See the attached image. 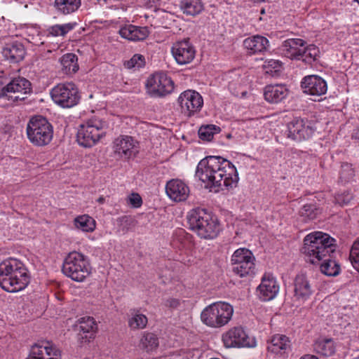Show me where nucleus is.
Masks as SVG:
<instances>
[{
    "label": "nucleus",
    "instance_id": "39448f33",
    "mask_svg": "<svg viewBox=\"0 0 359 359\" xmlns=\"http://www.w3.org/2000/svg\"><path fill=\"white\" fill-rule=\"evenodd\" d=\"M90 261L83 254L74 251L65 257L62 272L68 278L76 282H83L91 273Z\"/></svg>",
    "mask_w": 359,
    "mask_h": 359
},
{
    "label": "nucleus",
    "instance_id": "f03ea898",
    "mask_svg": "<svg viewBox=\"0 0 359 359\" xmlns=\"http://www.w3.org/2000/svg\"><path fill=\"white\" fill-rule=\"evenodd\" d=\"M336 240L323 231H313L303 240L302 253L306 261L313 265L330 257L335 251Z\"/></svg>",
    "mask_w": 359,
    "mask_h": 359
},
{
    "label": "nucleus",
    "instance_id": "f8f14e48",
    "mask_svg": "<svg viewBox=\"0 0 359 359\" xmlns=\"http://www.w3.org/2000/svg\"><path fill=\"white\" fill-rule=\"evenodd\" d=\"M170 53L178 65H186L194 60L196 51L190 41L184 39L172 44Z\"/></svg>",
    "mask_w": 359,
    "mask_h": 359
},
{
    "label": "nucleus",
    "instance_id": "e433bc0d",
    "mask_svg": "<svg viewBox=\"0 0 359 359\" xmlns=\"http://www.w3.org/2000/svg\"><path fill=\"white\" fill-rule=\"evenodd\" d=\"M180 8L184 13L194 16L203 10V4L201 0H181Z\"/></svg>",
    "mask_w": 359,
    "mask_h": 359
},
{
    "label": "nucleus",
    "instance_id": "4468645a",
    "mask_svg": "<svg viewBox=\"0 0 359 359\" xmlns=\"http://www.w3.org/2000/svg\"><path fill=\"white\" fill-rule=\"evenodd\" d=\"M26 359H62L59 348L51 341L43 340L34 344Z\"/></svg>",
    "mask_w": 359,
    "mask_h": 359
},
{
    "label": "nucleus",
    "instance_id": "de8ad7c7",
    "mask_svg": "<svg viewBox=\"0 0 359 359\" xmlns=\"http://www.w3.org/2000/svg\"><path fill=\"white\" fill-rule=\"evenodd\" d=\"M127 203L133 208H140L142 204L141 196L137 193H132L127 198Z\"/></svg>",
    "mask_w": 359,
    "mask_h": 359
},
{
    "label": "nucleus",
    "instance_id": "79ce46f5",
    "mask_svg": "<svg viewBox=\"0 0 359 359\" xmlns=\"http://www.w3.org/2000/svg\"><path fill=\"white\" fill-rule=\"evenodd\" d=\"M319 212V210L315 205L306 204L301 208L299 216L303 222H307L316 218Z\"/></svg>",
    "mask_w": 359,
    "mask_h": 359
},
{
    "label": "nucleus",
    "instance_id": "a18cd8bd",
    "mask_svg": "<svg viewBox=\"0 0 359 359\" xmlns=\"http://www.w3.org/2000/svg\"><path fill=\"white\" fill-rule=\"evenodd\" d=\"M350 260L353 268L359 272V239L352 245L350 251Z\"/></svg>",
    "mask_w": 359,
    "mask_h": 359
},
{
    "label": "nucleus",
    "instance_id": "473e14b6",
    "mask_svg": "<svg viewBox=\"0 0 359 359\" xmlns=\"http://www.w3.org/2000/svg\"><path fill=\"white\" fill-rule=\"evenodd\" d=\"M314 349L318 354L328 357L335 353L336 346L332 339L323 338L316 341Z\"/></svg>",
    "mask_w": 359,
    "mask_h": 359
},
{
    "label": "nucleus",
    "instance_id": "4be33fe9",
    "mask_svg": "<svg viewBox=\"0 0 359 359\" xmlns=\"http://www.w3.org/2000/svg\"><path fill=\"white\" fill-rule=\"evenodd\" d=\"M313 292V287L305 275L299 274L296 276L294 282V297L297 300L304 302Z\"/></svg>",
    "mask_w": 359,
    "mask_h": 359
},
{
    "label": "nucleus",
    "instance_id": "20e7f679",
    "mask_svg": "<svg viewBox=\"0 0 359 359\" xmlns=\"http://www.w3.org/2000/svg\"><path fill=\"white\" fill-rule=\"evenodd\" d=\"M233 307L225 302H216L205 306L201 313V322L211 328H220L232 318Z\"/></svg>",
    "mask_w": 359,
    "mask_h": 359
},
{
    "label": "nucleus",
    "instance_id": "7ed1b4c3",
    "mask_svg": "<svg viewBox=\"0 0 359 359\" xmlns=\"http://www.w3.org/2000/svg\"><path fill=\"white\" fill-rule=\"evenodd\" d=\"M187 217L189 229L199 237L213 239L217 236L220 230L217 219L204 209H193L188 212Z\"/></svg>",
    "mask_w": 359,
    "mask_h": 359
},
{
    "label": "nucleus",
    "instance_id": "3c124183",
    "mask_svg": "<svg viewBox=\"0 0 359 359\" xmlns=\"http://www.w3.org/2000/svg\"><path fill=\"white\" fill-rule=\"evenodd\" d=\"M159 1L160 0H149L148 1V6L151 8H154V11H159V8H158V6H159Z\"/></svg>",
    "mask_w": 359,
    "mask_h": 359
},
{
    "label": "nucleus",
    "instance_id": "2f4dec72",
    "mask_svg": "<svg viewBox=\"0 0 359 359\" xmlns=\"http://www.w3.org/2000/svg\"><path fill=\"white\" fill-rule=\"evenodd\" d=\"M75 229L85 233H91L96 228L95 220L88 215H81L73 221Z\"/></svg>",
    "mask_w": 359,
    "mask_h": 359
},
{
    "label": "nucleus",
    "instance_id": "ddd939ff",
    "mask_svg": "<svg viewBox=\"0 0 359 359\" xmlns=\"http://www.w3.org/2000/svg\"><path fill=\"white\" fill-rule=\"evenodd\" d=\"M177 102L182 112L188 116H191L201 109L203 105V99L196 90H187L180 93Z\"/></svg>",
    "mask_w": 359,
    "mask_h": 359
},
{
    "label": "nucleus",
    "instance_id": "7c9ffc66",
    "mask_svg": "<svg viewBox=\"0 0 359 359\" xmlns=\"http://www.w3.org/2000/svg\"><path fill=\"white\" fill-rule=\"evenodd\" d=\"M148 323L147 317L139 310H130L128 316V325L132 330L144 329Z\"/></svg>",
    "mask_w": 359,
    "mask_h": 359
},
{
    "label": "nucleus",
    "instance_id": "b1692460",
    "mask_svg": "<svg viewBox=\"0 0 359 359\" xmlns=\"http://www.w3.org/2000/svg\"><path fill=\"white\" fill-rule=\"evenodd\" d=\"M304 43L301 39H288L281 45V53L290 59L300 60Z\"/></svg>",
    "mask_w": 359,
    "mask_h": 359
},
{
    "label": "nucleus",
    "instance_id": "9d476101",
    "mask_svg": "<svg viewBox=\"0 0 359 359\" xmlns=\"http://www.w3.org/2000/svg\"><path fill=\"white\" fill-rule=\"evenodd\" d=\"M222 341L226 348H253L257 345L256 339L241 327H234L224 332Z\"/></svg>",
    "mask_w": 359,
    "mask_h": 359
},
{
    "label": "nucleus",
    "instance_id": "cd10ccee",
    "mask_svg": "<svg viewBox=\"0 0 359 359\" xmlns=\"http://www.w3.org/2000/svg\"><path fill=\"white\" fill-rule=\"evenodd\" d=\"M265 100L271 103H278L283 100L288 95V89L285 85H269L264 90Z\"/></svg>",
    "mask_w": 359,
    "mask_h": 359
},
{
    "label": "nucleus",
    "instance_id": "aec40b11",
    "mask_svg": "<svg viewBox=\"0 0 359 359\" xmlns=\"http://www.w3.org/2000/svg\"><path fill=\"white\" fill-rule=\"evenodd\" d=\"M30 276L27 268L20 271L12 278L1 280V288L8 292H17L24 290L29 284Z\"/></svg>",
    "mask_w": 359,
    "mask_h": 359
},
{
    "label": "nucleus",
    "instance_id": "72a5a7b5",
    "mask_svg": "<svg viewBox=\"0 0 359 359\" xmlns=\"http://www.w3.org/2000/svg\"><path fill=\"white\" fill-rule=\"evenodd\" d=\"M20 34L29 43L34 45L42 43L40 38V28L36 25H23L20 29Z\"/></svg>",
    "mask_w": 359,
    "mask_h": 359
},
{
    "label": "nucleus",
    "instance_id": "f3484780",
    "mask_svg": "<svg viewBox=\"0 0 359 359\" xmlns=\"http://www.w3.org/2000/svg\"><path fill=\"white\" fill-rule=\"evenodd\" d=\"M279 289V284L276 277L271 273H265L257 287V296L262 301H270L277 296Z\"/></svg>",
    "mask_w": 359,
    "mask_h": 359
},
{
    "label": "nucleus",
    "instance_id": "9b49d317",
    "mask_svg": "<svg viewBox=\"0 0 359 359\" xmlns=\"http://www.w3.org/2000/svg\"><path fill=\"white\" fill-rule=\"evenodd\" d=\"M174 82L164 72H156L149 76L146 82V89L152 97H163L174 90Z\"/></svg>",
    "mask_w": 359,
    "mask_h": 359
},
{
    "label": "nucleus",
    "instance_id": "09e8293b",
    "mask_svg": "<svg viewBox=\"0 0 359 359\" xmlns=\"http://www.w3.org/2000/svg\"><path fill=\"white\" fill-rule=\"evenodd\" d=\"M6 79L0 76V97L6 95Z\"/></svg>",
    "mask_w": 359,
    "mask_h": 359
},
{
    "label": "nucleus",
    "instance_id": "c756f323",
    "mask_svg": "<svg viewBox=\"0 0 359 359\" xmlns=\"http://www.w3.org/2000/svg\"><path fill=\"white\" fill-rule=\"evenodd\" d=\"M290 348V341L289 338L283 334L273 336L267 346L269 351L280 355L285 353Z\"/></svg>",
    "mask_w": 359,
    "mask_h": 359
},
{
    "label": "nucleus",
    "instance_id": "dca6fc26",
    "mask_svg": "<svg viewBox=\"0 0 359 359\" xmlns=\"http://www.w3.org/2000/svg\"><path fill=\"white\" fill-rule=\"evenodd\" d=\"M314 131L311 123L300 118H294L287 126L286 135L288 138L301 141L312 137Z\"/></svg>",
    "mask_w": 359,
    "mask_h": 359
},
{
    "label": "nucleus",
    "instance_id": "58836bf2",
    "mask_svg": "<svg viewBox=\"0 0 359 359\" xmlns=\"http://www.w3.org/2000/svg\"><path fill=\"white\" fill-rule=\"evenodd\" d=\"M76 26L77 23L75 22L54 25L47 29V34L52 36H64Z\"/></svg>",
    "mask_w": 359,
    "mask_h": 359
},
{
    "label": "nucleus",
    "instance_id": "6e6552de",
    "mask_svg": "<svg viewBox=\"0 0 359 359\" xmlns=\"http://www.w3.org/2000/svg\"><path fill=\"white\" fill-rule=\"evenodd\" d=\"M231 264L234 273L241 278L245 277L255 273V257L250 250L240 248L232 254Z\"/></svg>",
    "mask_w": 359,
    "mask_h": 359
},
{
    "label": "nucleus",
    "instance_id": "a211bd4d",
    "mask_svg": "<svg viewBox=\"0 0 359 359\" xmlns=\"http://www.w3.org/2000/svg\"><path fill=\"white\" fill-rule=\"evenodd\" d=\"M303 92L313 96L325 95L327 90V82L318 75L304 76L301 81Z\"/></svg>",
    "mask_w": 359,
    "mask_h": 359
},
{
    "label": "nucleus",
    "instance_id": "423d86ee",
    "mask_svg": "<svg viewBox=\"0 0 359 359\" xmlns=\"http://www.w3.org/2000/svg\"><path fill=\"white\" fill-rule=\"evenodd\" d=\"M106 124L100 118H92L82 123L77 131V142L83 147L94 146L106 134Z\"/></svg>",
    "mask_w": 359,
    "mask_h": 359
},
{
    "label": "nucleus",
    "instance_id": "ea45409f",
    "mask_svg": "<svg viewBox=\"0 0 359 359\" xmlns=\"http://www.w3.org/2000/svg\"><path fill=\"white\" fill-rule=\"evenodd\" d=\"M139 346L147 352L154 351L158 346V339L153 333L144 332L140 339Z\"/></svg>",
    "mask_w": 359,
    "mask_h": 359
},
{
    "label": "nucleus",
    "instance_id": "5fc2aeb1",
    "mask_svg": "<svg viewBox=\"0 0 359 359\" xmlns=\"http://www.w3.org/2000/svg\"><path fill=\"white\" fill-rule=\"evenodd\" d=\"M355 1L359 4V0H355Z\"/></svg>",
    "mask_w": 359,
    "mask_h": 359
},
{
    "label": "nucleus",
    "instance_id": "a878e982",
    "mask_svg": "<svg viewBox=\"0 0 359 359\" xmlns=\"http://www.w3.org/2000/svg\"><path fill=\"white\" fill-rule=\"evenodd\" d=\"M26 268L22 262L14 258H9L0 263V284L1 280L12 278L15 273Z\"/></svg>",
    "mask_w": 359,
    "mask_h": 359
},
{
    "label": "nucleus",
    "instance_id": "603ef678",
    "mask_svg": "<svg viewBox=\"0 0 359 359\" xmlns=\"http://www.w3.org/2000/svg\"><path fill=\"white\" fill-rule=\"evenodd\" d=\"M299 359H319V358L314 355L306 354V355L302 356Z\"/></svg>",
    "mask_w": 359,
    "mask_h": 359
},
{
    "label": "nucleus",
    "instance_id": "8fccbe9b",
    "mask_svg": "<svg viewBox=\"0 0 359 359\" xmlns=\"http://www.w3.org/2000/svg\"><path fill=\"white\" fill-rule=\"evenodd\" d=\"M165 305L168 307L175 309L180 305V301L177 299L170 298L166 300Z\"/></svg>",
    "mask_w": 359,
    "mask_h": 359
},
{
    "label": "nucleus",
    "instance_id": "6ab92c4d",
    "mask_svg": "<svg viewBox=\"0 0 359 359\" xmlns=\"http://www.w3.org/2000/svg\"><path fill=\"white\" fill-rule=\"evenodd\" d=\"M76 327L81 341L84 343H88L94 339L98 330L96 320L90 316L79 318Z\"/></svg>",
    "mask_w": 359,
    "mask_h": 359
},
{
    "label": "nucleus",
    "instance_id": "0eeeda50",
    "mask_svg": "<svg viewBox=\"0 0 359 359\" xmlns=\"http://www.w3.org/2000/svg\"><path fill=\"white\" fill-rule=\"evenodd\" d=\"M27 135L29 140L34 145L48 144L53 137V128L48 121L41 116L32 117L27 123Z\"/></svg>",
    "mask_w": 359,
    "mask_h": 359
},
{
    "label": "nucleus",
    "instance_id": "a19ab883",
    "mask_svg": "<svg viewBox=\"0 0 359 359\" xmlns=\"http://www.w3.org/2000/svg\"><path fill=\"white\" fill-rule=\"evenodd\" d=\"M319 55L320 50L316 45L309 44L306 46L304 44L303 46L300 60H303L307 64H311L318 58Z\"/></svg>",
    "mask_w": 359,
    "mask_h": 359
},
{
    "label": "nucleus",
    "instance_id": "c03bdc74",
    "mask_svg": "<svg viewBox=\"0 0 359 359\" xmlns=\"http://www.w3.org/2000/svg\"><path fill=\"white\" fill-rule=\"evenodd\" d=\"M282 62L278 60H266L263 65L265 72L271 76H274L276 73L280 72Z\"/></svg>",
    "mask_w": 359,
    "mask_h": 359
},
{
    "label": "nucleus",
    "instance_id": "1a4fd4ad",
    "mask_svg": "<svg viewBox=\"0 0 359 359\" xmlns=\"http://www.w3.org/2000/svg\"><path fill=\"white\" fill-rule=\"evenodd\" d=\"M53 102L63 108H70L76 105L80 96L74 83L67 82L59 83L50 91Z\"/></svg>",
    "mask_w": 359,
    "mask_h": 359
},
{
    "label": "nucleus",
    "instance_id": "2eb2a0df",
    "mask_svg": "<svg viewBox=\"0 0 359 359\" xmlns=\"http://www.w3.org/2000/svg\"><path fill=\"white\" fill-rule=\"evenodd\" d=\"M112 148L119 158L129 160L138 152V142L131 136L121 135L114 140Z\"/></svg>",
    "mask_w": 359,
    "mask_h": 359
},
{
    "label": "nucleus",
    "instance_id": "c85d7f7f",
    "mask_svg": "<svg viewBox=\"0 0 359 359\" xmlns=\"http://www.w3.org/2000/svg\"><path fill=\"white\" fill-rule=\"evenodd\" d=\"M269 40L262 36L255 35L243 41V46L249 53L255 54L266 50L269 46Z\"/></svg>",
    "mask_w": 359,
    "mask_h": 359
},
{
    "label": "nucleus",
    "instance_id": "49530a36",
    "mask_svg": "<svg viewBox=\"0 0 359 359\" xmlns=\"http://www.w3.org/2000/svg\"><path fill=\"white\" fill-rule=\"evenodd\" d=\"M145 61L143 55H134L130 60L125 62V67L128 69H139L144 65Z\"/></svg>",
    "mask_w": 359,
    "mask_h": 359
},
{
    "label": "nucleus",
    "instance_id": "37998d69",
    "mask_svg": "<svg viewBox=\"0 0 359 359\" xmlns=\"http://www.w3.org/2000/svg\"><path fill=\"white\" fill-rule=\"evenodd\" d=\"M219 131L220 128L215 125L203 126L198 130V135L203 140L210 141Z\"/></svg>",
    "mask_w": 359,
    "mask_h": 359
},
{
    "label": "nucleus",
    "instance_id": "4c0bfd02",
    "mask_svg": "<svg viewBox=\"0 0 359 359\" xmlns=\"http://www.w3.org/2000/svg\"><path fill=\"white\" fill-rule=\"evenodd\" d=\"M320 266V271L327 276H336L340 273V266L334 259L327 257L318 264Z\"/></svg>",
    "mask_w": 359,
    "mask_h": 359
},
{
    "label": "nucleus",
    "instance_id": "864d4df0",
    "mask_svg": "<svg viewBox=\"0 0 359 359\" xmlns=\"http://www.w3.org/2000/svg\"><path fill=\"white\" fill-rule=\"evenodd\" d=\"M97 201L99 203H102L104 202V198L100 197Z\"/></svg>",
    "mask_w": 359,
    "mask_h": 359
},
{
    "label": "nucleus",
    "instance_id": "c9c22d12",
    "mask_svg": "<svg viewBox=\"0 0 359 359\" xmlns=\"http://www.w3.org/2000/svg\"><path fill=\"white\" fill-rule=\"evenodd\" d=\"M62 70L66 74H72L79 69L78 58L74 53H67L60 60Z\"/></svg>",
    "mask_w": 359,
    "mask_h": 359
},
{
    "label": "nucleus",
    "instance_id": "5701e85b",
    "mask_svg": "<svg viewBox=\"0 0 359 359\" xmlns=\"http://www.w3.org/2000/svg\"><path fill=\"white\" fill-rule=\"evenodd\" d=\"M118 33L122 38L132 41L144 40L149 34L147 27H138L131 24L121 26Z\"/></svg>",
    "mask_w": 359,
    "mask_h": 359
},
{
    "label": "nucleus",
    "instance_id": "393cba45",
    "mask_svg": "<svg viewBox=\"0 0 359 359\" xmlns=\"http://www.w3.org/2000/svg\"><path fill=\"white\" fill-rule=\"evenodd\" d=\"M6 94L8 93L19 94L15 97L16 100H24L25 95L31 92V83L25 78H14L9 82L6 83Z\"/></svg>",
    "mask_w": 359,
    "mask_h": 359
},
{
    "label": "nucleus",
    "instance_id": "bb28decb",
    "mask_svg": "<svg viewBox=\"0 0 359 359\" xmlns=\"http://www.w3.org/2000/svg\"><path fill=\"white\" fill-rule=\"evenodd\" d=\"M3 57L13 62L22 60L25 55L23 45L18 42L6 43L1 51Z\"/></svg>",
    "mask_w": 359,
    "mask_h": 359
},
{
    "label": "nucleus",
    "instance_id": "f704fd0d",
    "mask_svg": "<svg viewBox=\"0 0 359 359\" xmlns=\"http://www.w3.org/2000/svg\"><path fill=\"white\" fill-rule=\"evenodd\" d=\"M81 0H55V7L62 15H69L76 12L81 6Z\"/></svg>",
    "mask_w": 359,
    "mask_h": 359
},
{
    "label": "nucleus",
    "instance_id": "412c9836",
    "mask_svg": "<svg viewBox=\"0 0 359 359\" xmlns=\"http://www.w3.org/2000/svg\"><path fill=\"white\" fill-rule=\"evenodd\" d=\"M165 192L172 201L182 202L187 199L190 190L188 185L184 181L173 179L167 182Z\"/></svg>",
    "mask_w": 359,
    "mask_h": 359
},
{
    "label": "nucleus",
    "instance_id": "f257e3e1",
    "mask_svg": "<svg viewBox=\"0 0 359 359\" xmlns=\"http://www.w3.org/2000/svg\"><path fill=\"white\" fill-rule=\"evenodd\" d=\"M196 177L205 189L214 192H219L224 188L231 189L237 186L239 180L233 164L216 156H209L199 161Z\"/></svg>",
    "mask_w": 359,
    "mask_h": 359
}]
</instances>
